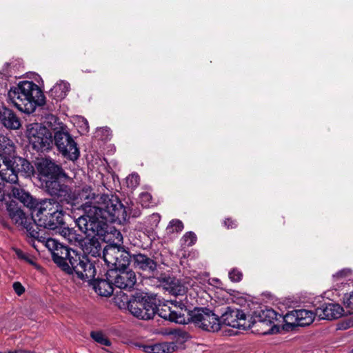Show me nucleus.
<instances>
[{
  "label": "nucleus",
  "instance_id": "obj_51",
  "mask_svg": "<svg viewBox=\"0 0 353 353\" xmlns=\"http://www.w3.org/2000/svg\"><path fill=\"white\" fill-rule=\"evenodd\" d=\"M152 216H153V217L158 218V219L159 218L158 215H156V214H152Z\"/></svg>",
  "mask_w": 353,
  "mask_h": 353
},
{
  "label": "nucleus",
  "instance_id": "obj_44",
  "mask_svg": "<svg viewBox=\"0 0 353 353\" xmlns=\"http://www.w3.org/2000/svg\"><path fill=\"white\" fill-rule=\"evenodd\" d=\"M173 294L176 295H183L185 292V289L183 286H178L176 289L172 288Z\"/></svg>",
  "mask_w": 353,
  "mask_h": 353
},
{
  "label": "nucleus",
  "instance_id": "obj_19",
  "mask_svg": "<svg viewBox=\"0 0 353 353\" xmlns=\"http://www.w3.org/2000/svg\"><path fill=\"white\" fill-rule=\"evenodd\" d=\"M245 321V314L242 310L228 307L221 317L220 323L222 322L223 324L232 327H240L244 326Z\"/></svg>",
  "mask_w": 353,
  "mask_h": 353
},
{
  "label": "nucleus",
  "instance_id": "obj_39",
  "mask_svg": "<svg viewBox=\"0 0 353 353\" xmlns=\"http://www.w3.org/2000/svg\"><path fill=\"white\" fill-rule=\"evenodd\" d=\"M352 275V270L349 268L343 269L332 276L334 281H339L341 278H346Z\"/></svg>",
  "mask_w": 353,
  "mask_h": 353
},
{
  "label": "nucleus",
  "instance_id": "obj_27",
  "mask_svg": "<svg viewBox=\"0 0 353 353\" xmlns=\"http://www.w3.org/2000/svg\"><path fill=\"white\" fill-rule=\"evenodd\" d=\"M296 319H298L299 326H306L311 324L314 319V314L309 310H296L295 314Z\"/></svg>",
  "mask_w": 353,
  "mask_h": 353
},
{
  "label": "nucleus",
  "instance_id": "obj_49",
  "mask_svg": "<svg viewBox=\"0 0 353 353\" xmlns=\"http://www.w3.org/2000/svg\"><path fill=\"white\" fill-rule=\"evenodd\" d=\"M5 199V193L3 190L0 188V201H3Z\"/></svg>",
  "mask_w": 353,
  "mask_h": 353
},
{
  "label": "nucleus",
  "instance_id": "obj_3",
  "mask_svg": "<svg viewBox=\"0 0 353 353\" xmlns=\"http://www.w3.org/2000/svg\"><path fill=\"white\" fill-rule=\"evenodd\" d=\"M9 100L21 112L32 113L37 105L45 103V96L40 88L32 81H23L12 87L8 93Z\"/></svg>",
  "mask_w": 353,
  "mask_h": 353
},
{
  "label": "nucleus",
  "instance_id": "obj_34",
  "mask_svg": "<svg viewBox=\"0 0 353 353\" xmlns=\"http://www.w3.org/2000/svg\"><path fill=\"white\" fill-rule=\"evenodd\" d=\"M296 310L290 311L288 312L285 316L281 318L283 319V321L288 324L291 325L292 327H296L298 325V319H296Z\"/></svg>",
  "mask_w": 353,
  "mask_h": 353
},
{
  "label": "nucleus",
  "instance_id": "obj_2",
  "mask_svg": "<svg viewBox=\"0 0 353 353\" xmlns=\"http://www.w3.org/2000/svg\"><path fill=\"white\" fill-rule=\"evenodd\" d=\"M52 256L54 262L64 272L83 281H89L96 275L95 266L88 258L62 244Z\"/></svg>",
  "mask_w": 353,
  "mask_h": 353
},
{
  "label": "nucleus",
  "instance_id": "obj_8",
  "mask_svg": "<svg viewBox=\"0 0 353 353\" xmlns=\"http://www.w3.org/2000/svg\"><path fill=\"white\" fill-rule=\"evenodd\" d=\"M128 310L138 319L149 320L156 314L157 304L154 299L150 296H137L128 301Z\"/></svg>",
  "mask_w": 353,
  "mask_h": 353
},
{
  "label": "nucleus",
  "instance_id": "obj_4",
  "mask_svg": "<svg viewBox=\"0 0 353 353\" xmlns=\"http://www.w3.org/2000/svg\"><path fill=\"white\" fill-rule=\"evenodd\" d=\"M33 220L35 230H59L65 225L63 211L59 204L52 199H41Z\"/></svg>",
  "mask_w": 353,
  "mask_h": 353
},
{
  "label": "nucleus",
  "instance_id": "obj_22",
  "mask_svg": "<svg viewBox=\"0 0 353 353\" xmlns=\"http://www.w3.org/2000/svg\"><path fill=\"white\" fill-rule=\"evenodd\" d=\"M105 277H107V273ZM92 285L94 291L101 296H110L113 293L114 283L109 278L97 279Z\"/></svg>",
  "mask_w": 353,
  "mask_h": 353
},
{
  "label": "nucleus",
  "instance_id": "obj_42",
  "mask_svg": "<svg viewBox=\"0 0 353 353\" xmlns=\"http://www.w3.org/2000/svg\"><path fill=\"white\" fill-rule=\"evenodd\" d=\"M12 286L14 292L18 296H21L25 292L24 287L19 282H14Z\"/></svg>",
  "mask_w": 353,
  "mask_h": 353
},
{
  "label": "nucleus",
  "instance_id": "obj_21",
  "mask_svg": "<svg viewBox=\"0 0 353 353\" xmlns=\"http://www.w3.org/2000/svg\"><path fill=\"white\" fill-rule=\"evenodd\" d=\"M16 156L15 145L6 136L0 134V161L10 163Z\"/></svg>",
  "mask_w": 353,
  "mask_h": 353
},
{
  "label": "nucleus",
  "instance_id": "obj_5",
  "mask_svg": "<svg viewBox=\"0 0 353 353\" xmlns=\"http://www.w3.org/2000/svg\"><path fill=\"white\" fill-rule=\"evenodd\" d=\"M85 214L76 220V224L79 229L88 236L95 238V236H103L105 232L106 223L112 222L99 213L96 214Z\"/></svg>",
  "mask_w": 353,
  "mask_h": 353
},
{
  "label": "nucleus",
  "instance_id": "obj_23",
  "mask_svg": "<svg viewBox=\"0 0 353 353\" xmlns=\"http://www.w3.org/2000/svg\"><path fill=\"white\" fill-rule=\"evenodd\" d=\"M83 247V251L87 258V255H90L93 257L100 256L101 252V245L99 240L94 237L88 239L83 244L81 243Z\"/></svg>",
  "mask_w": 353,
  "mask_h": 353
},
{
  "label": "nucleus",
  "instance_id": "obj_18",
  "mask_svg": "<svg viewBox=\"0 0 353 353\" xmlns=\"http://www.w3.org/2000/svg\"><path fill=\"white\" fill-rule=\"evenodd\" d=\"M130 261L136 270L155 275L157 262L147 255L141 253L133 254Z\"/></svg>",
  "mask_w": 353,
  "mask_h": 353
},
{
  "label": "nucleus",
  "instance_id": "obj_40",
  "mask_svg": "<svg viewBox=\"0 0 353 353\" xmlns=\"http://www.w3.org/2000/svg\"><path fill=\"white\" fill-rule=\"evenodd\" d=\"M229 277L233 282H239L242 279L243 274L240 270L234 268L229 272Z\"/></svg>",
  "mask_w": 353,
  "mask_h": 353
},
{
  "label": "nucleus",
  "instance_id": "obj_24",
  "mask_svg": "<svg viewBox=\"0 0 353 353\" xmlns=\"http://www.w3.org/2000/svg\"><path fill=\"white\" fill-rule=\"evenodd\" d=\"M70 90V84L61 81L56 83L50 90L49 95L57 101L64 99Z\"/></svg>",
  "mask_w": 353,
  "mask_h": 353
},
{
  "label": "nucleus",
  "instance_id": "obj_20",
  "mask_svg": "<svg viewBox=\"0 0 353 353\" xmlns=\"http://www.w3.org/2000/svg\"><path fill=\"white\" fill-rule=\"evenodd\" d=\"M343 312V307L337 303H325L315 310V314L321 319L332 320L340 318Z\"/></svg>",
  "mask_w": 353,
  "mask_h": 353
},
{
  "label": "nucleus",
  "instance_id": "obj_11",
  "mask_svg": "<svg viewBox=\"0 0 353 353\" xmlns=\"http://www.w3.org/2000/svg\"><path fill=\"white\" fill-rule=\"evenodd\" d=\"M6 209L12 221L16 225L23 226L30 237H40L39 231L35 230L32 224L34 216L28 218L23 210L13 201L6 203Z\"/></svg>",
  "mask_w": 353,
  "mask_h": 353
},
{
  "label": "nucleus",
  "instance_id": "obj_16",
  "mask_svg": "<svg viewBox=\"0 0 353 353\" xmlns=\"http://www.w3.org/2000/svg\"><path fill=\"white\" fill-rule=\"evenodd\" d=\"M40 174L48 179L66 178L62 168L50 159H45L39 163Z\"/></svg>",
  "mask_w": 353,
  "mask_h": 353
},
{
  "label": "nucleus",
  "instance_id": "obj_45",
  "mask_svg": "<svg viewBox=\"0 0 353 353\" xmlns=\"http://www.w3.org/2000/svg\"><path fill=\"white\" fill-rule=\"evenodd\" d=\"M345 303L348 307L353 308V292L347 298Z\"/></svg>",
  "mask_w": 353,
  "mask_h": 353
},
{
  "label": "nucleus",
  "instance_id": "obj_9",
  "mask_svg": "<svg viewBox=\"0 0 353 353\" xmlns=\"http://www.w3.org/2000/svg\"><path fill=\"white\" fill-rule=\"evenodd\" d=\"M131 257L123 247L116 244L108 245L103 250V259L109 270L128 268Z\"/></svg>",
  "mask_w": 353,
  "mask_h": 353
},
{
  "label": "nucleus",
  "instance_id": "obj_32",
  "mask_svg": "<svg viewBox=\"0 0 353 353\" xmlns=\"http://www.w3.org/2000/svg\"><path fill=\"white\" fill-rule=\"evenodd\" d=\"M183 223L179 219H172L167 226L166 230L169 234L179 233L183 229Z\"/></svg>",
  "mask_w": 353,
  "mask_h": 353
},
{
  "label": "nucleus",
  "instance_id": "obj_7",
  "mask_svg": "<svg viewBox=\"0 0 353 353\" xmlns=\"http://www.w3.org/2000/svg\"><path fill=\"white\" fill-rule=\"evenodd\" d=\"M27 137L33 148L37 151L48 150L53 145V137L52 132L46 126L34 123L28 125Z\"/></svg>",
  "mask_w": 353,
  "mask_h": 353
},
{
  "label": "nucleus",
  "instance_id": "obj_17",
  "mask_svg": "<svg viewBox=\"0 0 353 353\" xmlns=\"http://www.w3.org/2000/svg\"><path fill=\"white\" fill-rule=\"evenodd\" d=\"M170 303L172 304L171 321L179 324H186L191 321L192 311L188 310L181 300L171 301Z\"/></svg>",
  "mask_w": 353,
  "mask_h": 353
},
{
  "label": "nucleus",
  "instance_id": "obj_28",
  "mask_svg": "<svg viewBox=\"0 0 353 353\" xmlns=\"http://www.w3.org/2000/svg\"><path fill=\"white\" fill-rule=\"evenodd\" d=\"M40 237H32V239L38 240L39 242L44 243L46 247L51 252L52 255L53 253L58 249V248L61 245L58 241L52 238H47L44 236V233H43L42 230H39Z\"/></svg>",
  "mask_w": 353,
  "mask_h": 353
},
{
  "label": "nucleus",
  "instance_id": "obj_25",
  "mask_svg": "<svg viewBox=\"0 0 353 353\" xmlns=\"http://www.w3.org/2000/svg\"><path fill=\"white\" fill-rule=\"evenodd\" d=\"M57 232L71 244H81L83 240L82 235L77 234L74 228L62 225Z\"/></svg>",
  "mask_w": 353,
  "mask_h": 353
},
{
  "label": "nucleus",
  "instance_id": "obj_12",
  "mask_svg": "<svg viewBox=\"0 0 353 353\" xmlns=\"http://www.w3.org/2000/svg\"><path fill=\"white\" fill-rule=\"evenodd\" d=\"M281 319V315L277 314L272 309H266L261 310L256 319L254 321V324L256 327L262 329L263 334H272L277 333L279 331V326L275 324Z\"/></svg>",
  "mask_w": 353,
  "mask_h": 353
},
{
  "label": "nucleus",
  "instance_id": "obj_41",
  "mask_svg": "<svg viewBox=\"0 0 353 353\" xmlns=\"http://www.w3.org/2000/svg\"><path fill=\"white\" fill-rule=\"evenodd\" d=\"M224 225L227 229H234L237 227V222L236 220L231 218H227L224 220Z\"/></svg>",
  "mask_w": 353,
  "mask_h": 353
},
{
  "label": "nucleus",
  "instance_id": "obj_36",
  "mask_svg": "<svg viewBox=\"0 0 353 353\" xmlns=\"http://www.w3.org/2000/svg\"><path fill=\"white\" fill-rule=\"evenodd\" d=\"M171 310H172V306H168V307L165 306L164 307H162L161 309H158L157 307L156 314L157 313L160 317H161L165 320H169L171 321V316H172Z\"/></svg>",
  "mask_w": 353,
  "mask_h": 353
},
{
  "label": "nucleus",
  "instance_id": "obj_31",
  "mask_svg": "<svg viewBox=\"0 0 353 353\" xmlns=\"http://www.w3.org/2000/svg\"><path fill=\"white\" fill-rule=\"evenodd\" d=\"M91 338L97 343L105 345L110 346L111 342L108 338L100 331H92L90 333Z\"/></svg>",
  "mask_w": 353,
  "mask_h": 353
},
{
  "label": "nucleus",
  "instance_id": "obj_33",
  "mask_svg": "<svg viewBox=\"0 0 353 353\" xmlns=\"http://www.w3.org/2000/svg\"><path fill=\"white\" fill-rule=\"evenodd\" d=\"M168 334L176 341H185L189 337L188 333L181 329H170Z\"/></svg>",
  "mask_w": 353,
  "mask_h": 353
},
{
  "label": "nucleus",
  "instance_id": "obj_48",
  "mask_svg": "<svg viewBox=\"0 0 353 353\" xmlns=\"http://www.w3.org/2000/svg\"><path fill=\"white\" fill-rule=\"evenodd\" d=\"M15 252L19 258L23 259H26L25 253L23 251H21V250L17 249L15 250Z\"/></svg>",
  "mask_w": 353,
  "mask_h": 353
},
{
  "label": "nucleus",
  "instance_id": "obj_6",
  "mask_svg": "<svg viewBox=\"0 0 353 353\" xmlns=\"http://www.w3.org/2000/svg\"><path fill=\"white\" fill-rule=\"evenodd\" d=\"M53 137L54 145L64 157L71 161H75L79 158L80 152L77 143L65 126L60 125L59 130L54 132Z\"/></svg>",
  "mask_w": 353,
  "mask_h": 353
},
{
  "label": "nucleus",
  "instance_id": "obj_13",
  "mask_svg": "<svg viewBox=\"0 0 353 353\" xmlns=\"http://www.w3.org/2000/svg\"><path fill=\"white\" fill-rule=\"evenodd\" d=\"M107 278L113 281L115 287L123 290L132 288L137 282L134 272L127 268L108 270Z\"/></svg>",
  "mask_w": 353,
  "mask_h": 353
},
{
  "label": "nucleus",
  "instance_id": "obj_50",
  "mask_svg": "<svg viewBox=\"0 0 353 353\" xmlns=\"http://www.w3.org/2000/svg\"><path fill=\"white\" fill-rule=\"evenodd\" d=\"M17 351H18V353H35L34 352L26 350H23V349H17Z\"/></svg>",
  "mask_w": 353,
  "mask_h": 353
},
{
  "label": "nucleus",
  "instance_id": "obj_30",
  "mask_svg": "<svg viewBox=\"0 0 353 353\" xmlns=\"http://www.w3.org/2000/svg\"><path fill=\"white\" fill-rule=\"evenodd\" d=\"M176 349L174 342H162L154 344V353H172Z\"/></svg>",
  "mask_w": 353,
  "mask_h": 353
},
{
  "label": "nucleus",
  "instance_id": "obj_29",
  "mask_svg": "<svg viewBox=\"0 0 353 353\" xmlns=\"http://www.w3.org/2000/svg\"><path fill=\"white\" fill-rule=\"evenodd\" d=\"M15 169L18 172L30 174L33 172L32 165L25 159L17 157L14 160Z\"/></svg>",
  "mask_w": 353,
  "mask_h": 353
},
{
  "label": "nucleus",
  "instance_id": "obj_46",
  "mask_svg": "<svg viewBox=\"0 0 353 353\" xmlns=\"http://www.w3.org/2000/svg\"><path fill=\"white\" fill-rule=\"evenodd\" d=\"M140 196L142 201H149L152 198L151 195L148 192H143L140 194Z\"/></svg>",
  "mask_w": 353,
  "mask_h": 353
},
{
  "label": "nucleus",
  "instance_id": "obj_14",
  "mask_svg": "<svg viewBox=\"0 0 353 353\" xmlns=\"http://www.w3.org/2000/svg\"><path fill=\"white\" fill-rule=\"evenodd\" d=\"M10 195L32 210H35L40 203V200L34 198L28 191L26 190L18 183L12 185Z\"/></svg>",
  "mask_w": 353,
  "mask_h": 353
},
{
  "label": "nucleus",
  "instance_id": "obj_37",
  "mask_svg": "<svg viewBox=\"0 0 353 353\" xmlns=\"http://www.w3.org/2000/svg\"><path fill=\"white\" fill-rule=\"evenodd\" d=\"M140 178L137 174H132L126 179L128 186L130 188H134L139 185Z\"/></svg>",
  "mask_w": 353,
  "mask_h": 353
},
{
  "label": "nucleus",
  "instance_id": "obj_1",
  "mask_svg": "<svg viewBox=\"0 0 353 353\" xmlns=\"http://www.w3.org/2000/svg\"><path fill=\"white\" fill-rule=\"evenodd\" d=\"M67 203L78 205L85 213L96 214L99 213L110 221L116 222L125 221L127 212L121 201L114 195L99 194L88 185H83L70 192Z\"/></svg>",
  "mask_w": 353,
  "mask_h": 353
},
{
  "label": "nucleus",
  "instance_id": "obj_10",
  "mask_svg": "<svg viewBox=\"0 0 353 353\" xmlns=\"http://www.w3.org/2000/svg\"><path fill=\"white\" fill-rule=\"evenodd\" d=\"M191 321L198 327L208 332L220 330V319L207 307H196L191 312Z\"/></svg>",
  "mask_w": 353,
  "mask_h": 353
},
{
  "label": "nucleus",
  "instance_id": "obj_38",
  "mask_svg": "<svg viewBox=\"0 0 353 353\" xmlns=\"http://www.w3.org/2000/svg\"><path fill=\"white\" fill-rule=\"evenodd\" d=\"M46 127H48V128H50L51 129H52L54 132H56L57 130H59V127H57L56 126V124L58 121V119L54 116V115H48L46 118Z\"/></svg>",
  "mask_w": 353,
  "mask_h": 353
},
{
  "label": "nucleus",
  "instance_id": "obj_26",
  "mask_svg": "<svg viewBox=\"0 0 353 353\" xmlns=\"http://www.w3.org/2000/svg\"><path fill=\"white\" fill-rule=\"evenodd\" d=\"M1 121L3 125L7 128L16 130L21 126L19 118L9 109H5L3 112Z\"/></svg>",
  "mask_w": 353,
  "mask_h": 353
},
{
  "label": "nucleus",
  "instance_id": "obj_35",
  "mask_svg": "<svg viewBox=\"0 0 353 353\" xmlns=\"http://www.w3.org/2000/svg\"><path fill=\"white\" fill-rule=\"evenodd\" d=\"M196 239V236L193 232H188L181 239L182 245L188 247L192 246L195 244Z\"/></svg>",
  "mask_w": 353,
  "mask_h": 353
},
{
  "label": "nucleus",
  "instance_id": "obj_43",
  "mask_svg": "<svg viewBox=\"0 0 353 353\" xmlns=\"http://www.w3.org/2000/svg\"><path fill=\"white\" fill-rule=\"evenodd\" d=\"M157 279L160 283L166 285H169L172 283V278L170 276H168L165 274H160L159 276H157Z\"/></svg>",
  "mask_w": 353,
  "mask_h": 353
},
{
  "label": "nucleus",
  "instance_id": "obj_47",
  "mask_svg": "<svg viewBox=\"0 0 353 353\" xmlns=\"http://www.w3.org/2000/svg\"><path fill=\"white\" fill-rule=\"evenodd\" d=\"M154 345H145L143 347L144 352L147 353H154Z\"/></svg>",
  "mask_w": 353,
  "mask_h": 353
},
{
  "label": "nucleus",
  "instance_id": "obj_15",
  "mask_svg": "<svg viewBox=\"0 0 353 353\" xmlns=\"http://www.w3.org/2000/svg\"><path fill=\"white\" fill-rule=\"evenodd\" d=\"M59 179H47L46 181V188L48 192L57 196L61 202L65 201L67 203V199H69L71 190L65 184L61 183Z\"/></svg>",
  "mask_w": 353,
  "mask_h": 353
}]
</instances>
